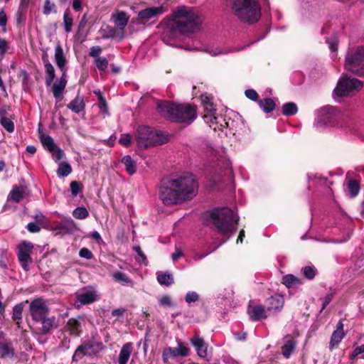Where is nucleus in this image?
I'll use <instances>...</instances> for the list:
<instances>
[{"mask_svg":"<svg viewBox=\"0 0 364 364\" xmlns=\"http://www.w3.org/2000/svg\"><path fill=\"white\" fill-rule=\"evenodd\" d=\"M201 21L199 16L186 6L178 7L171 16L168 31L171 35L196 33L200 30Z\"/></svg>","mask_w":364,"mask_h":364,"instance_id":"nucleus-2","label":"nucleus"},{"mask_svg":"<svg viewBox=\"0 0 364 364\" xmlns=\"http://www.w3.org/2000/svg\"><path fill=\"white\" fill-rule=\"evenodd\" d=\"M166 11L164 6L157 7H149L140 11L138 14L139 18L143 23L149 21L151 18H158V16Z\"/></svg>","mask_w":364,"mask_h":364,"instance_id":"nucleus-14","label":"nucleus"},{"mask_svg":"<svg viewBox=\"0 0 364 364\" xmlns=\"http://www.w3.org/2000/svg\"><path fill=\"white\" fill-rule=\"evenodd\" d=\"M120 144L128 147L131 144V136L129 134H122L119 140Z\"/></svg>","mask_w":364,"mask_h":364,"instance_id":"nucleus-61","label":"nucleus"},{"mask_svg":"<svg viewBox=\"0 0 364 364\" xmlns=\"http://www.w3.org/2000/svg\"><path fill=\"white\" fill-rule=\"evenodd\" d=\"M112 18L113 19L115 25L118 27L117 28L119 31H123L124 32V28L129 22V16L123 11H119L116 14H113L112 15Z\"/></svg>","mask_w":364,"mask_h":364,"instance_id":"nucleus-24","label":"nucleus"},{"mask_svg":"<svg viewBox=\"0 0 364 364\" xmlns=\"http://www.w3.org/2000/svg\"><path fill=\"white\" fill-rule=\"evenodd\" d=\"M159 304L161 306H173V303L171 301V297L168 295L163 296L159 300Z\"/></svg>","mask_w":364,"mask_h":364,"instance_id":"nucleus-63","label":"nucleus"},{"mask_svg":"<svg viewBox=\"0 0 364 364\" xmlns=\"http://www.w3.org/2000/svg\"><path fill=\"white\" fill-rule=\"evenodd\" d=\"M67 107L75 113H80L85 110V103L84 97L77 95L69 104Z\"/></svg>","mask_w":364,"mask_h":364,"instance_id":"nucleus-25","label":"nucleus"},{"mask_svg":"<svg viewBox=\"0 0 364 364\" xmlns=\"http://www.w3.org/2000/svg\"><path fill=\"white\" fill-rule=\"evenodd\" d=\"M16 355L15 349L11 341H0V358H12Z\"/></svg>","mask_w":364,"mask_h":364,"instance_id":"nucleus-23","label":"nucleus"},{"mask_svg":"<svg viewBox=\"0 0 364 364\" xmlns=\"http://www.w3.org/2000/svg\"><path fill=\"white\" fill-rule=\"evenodd\" d=\"M133 350L132 343H125L121 348L118 362L119 364H127Z\"/></svg>","mask_w":364,"mask_h":364,"instance_id":"nucleus-28","label":"nucleus"},{"mask_svg":"<svg viewBox=\"0 0 364 364\" xmlns=\"http://www.w3.org/2000/svg\"><path fill=\"white\" fill-rule=\"evenodd\" d=\"M99 107L101 112L107 114L108 113V105L105 98L103 96L99 97Z\"/></svg>","mask_w":364,"mask_h":364,"instance_id":"nucleus-60","label":"nucleus"},{"mask_svg":"<svg viewBox=\"0 0 364 364\" xmlns=\"http://www.w3.org/2000/svg\"><path fill=\"white\" fill-rule=\"evenodd\" d=\"M75 228V223L73 219L69 218L65 221V224L60 225V229L63 230H71Z\"/></svg>","mask_w":364,"mask_h":364,"instance_id":"nucleus-58","label":"nucleus"},{"mask_svg":"<svg viewBox=\"0 0 364 364\" xmlns=\"http://www.w3.org/2000/svg\"><path fill=\"white\" fill-rule=\"evenodd\" d=\"M345 68L358 77H364V46L348 49Z\"/></svg>","mask_w":364,"mask_h":364,"instance_id":"nucleus-7","label":"nucleus"},{"mask_svg":"<svg viewBox=\"0 0 364 364\" xmlns=\"http://www.w3.org/2000/svg\"><path fill=\"white\" fill-rule=\"evenodd\" d=\"M245 96L248 99H250V100H251L252 101H257L258 100L259 95L253 89H249V90H245Z\"/></svg>","mask_w":364,"mask_h":364,"instance_id":"nucleus-59","label":"nucleus"},{"mask_svg":"<svg viewBox=\"0 0 364 364\" xmlns=\"http://www.w3.org/2000/svg\"><path fill=\"white\" fill-rule=\"evenodd\" d=\"M28 312L34 321L41 318V316L49 314L50 309L46 304V301L41 297L36 298L29 303Z\"/></svg>","mask_w":364,"mask_h":364,"instance_id":"nucleus-10","label":"nucleus"},{"mask_svg":"<svg viewBox=\"0 0 364 364\" xmlns=\"http://www.w3.org/2000/svg\"><path fill=\"white\" fill-rule=\"evenodd\" d=\"M66 85V73H62V76L60 77V78L53 83L52 87L53 97L56 100H61Z\"/></svg>","mask_w":364,"mask_h":364,"instance_id":"nucleus-22","label":"nucleus"},{"mask_svg":"<svg viewBox=\"0 0 364 364\" xmlns=\"http://www.w3.org/2000/svg\"><path fill=\"white\" fill-rule=\"evenodd\" d=\"M97 291L94 289H82L76 293V303L81 305L90 304L97 300Z\"/></svg>","mask_w":364,"mask_h":364,"instance_id":"nucleus-15","label":"nucleus"},{"mask_svg":"<svg viewBox=\"0 0 364 364\" xmlns=\"http://www.w3.org/2000/svg\"><path fill=\"white\" fill-rule=\"evenodd\" d=\"M66 328L70 334L78 337L82 333L80 322L74 318H70L66 324Z\"/></svg>","mask_w":364,"mask_h":364,"instance_id":"nucleus-27","label":"nucleus"},{"mask_svg":"<svg viewBox=\"0 0 364 364\" xmlns=\"http://www.w3.org/2000/svg\"><path fill=\"white\" fill-rule=\"evenodd\" d=\"M198 183L193 175L163 180L159 198L165 205H173L192 199L198 193Z\"/></svg>","mask_w":364,"mask_h":364,"instance_id":"nucleus-1","label":"nucleus"},{"mask_svg":"<svg viewBox=\"0 0 364 364\" xmlns=\"http://www.w3.org/2000/svg\"><path fill=\"white\" fill-rule=\"evenodd\" d=\"M73 216L78 220H84L89 216V212L85 207H77L73 211Z\"/></svg>","mask_w":364,"mask_h":364,"instance_id":"nucleus-43","label":"nucleus"},{"mask_svg":"<svg viewBox=\"0 0 364 364\" xmlns=\"http://www.w3.org/2000/svg\"><path fill=\"white\" fill-rule=\"evenodd\" d=\"M102 49L100 46H95L90 48V56L92 58H97L102 53Z\"/></svg>","mask_w":364,"mask_h":364,"instance_id":"nucleus-56","label":"nucleus"},{"mask_svg":"<svg viewBox=\"0 0 364 364\" xmlns=\"http://www.w3.org/2000/svg\"><path fill=\"white\" fill-rule=\"evenodd\" d=\"M285 343L282 346V355L289 358L296 348V341L291 335L285 336Z\"/></svg>","mask_w":364,"mask_h":364,"instance_id":"nucleus-26","label":"nucleus"},{"mask_svg":"<svg viewBox=\"0 0 364 364\" xmlns=\"http://www.w3.org/2000/svg\"><path fill=\"white\" fill-rule=\"evenodd\" d=\"M133 250L137 254V255L140 257L141 260L139 262L143 263L145 265H147L148 259H147L145 254L141 250L140 246H139V245L134 246Z\"/></svg>","mask_w":364,"mask_h":364,"instance_id":"nucleus-51","label":"nucleus"},{"mask_svg":"<svg viewBox=\"0 0 364 364\" xmlns=\"http://www.w3.org/2000/svg\"><path fill=\"white\" fill-rule=\"evenodd\" d=\"M84 186L82 183L77 181H71L70 183V189L71 195L73 197L77 196L80 193L82 192Z\"/></svg>","mask_w":364,"mask_h":364,"instance_id":"nucleus-44","label":"nucleus"},{"mask_svg":"<svg viewBox=\"0 0 364 364\" xmlns=\"http://www.w3.org/2000/svg\"><path fill=\"white\" fill-rule=\"evenodd\" d=\"M25 191L22 187L18 186H14L9 195V200H11L15 203H19L23 198Z\"/></svg>","mask_w":364,"mask_h":364,"instance_id":"nucleus-30","label":"nucleus"},{"mask_svg":"<svg viewBox=\"0 0 364 364\" xmlns=\"http://www.w3.org/2000/svg\"><path fill=\"white\" fill-rule=\"evenodd\" d=\"M63 24L65 27V31L70 33L72 31L73 25V17L68 9H67L63 14Z\"/></svg>","mask_w":364,"mask_h":364,"instance_id":"nucleus-39","label":"nucleus"},{"mask_svg":"<svg viewBox=\"0 0 364 364\" xmlns=\"http://www.w3.org/2000/svg\"><path fill=\"white\" fill-rule=\"evenodd\" d=\"M113 278L116 282L122 284V285L133 284L132 280L126 274L119 271L113 274Z\"/></svg>","mask_w":364,"mask_h":364,"instance_id":"nucleus-41","label":"nucleus"},{"mask_svg":"<svg viewBox=\"0 0 364 364\" xmlns=\"http://www.w3.org/2000/svg\"><path fill=\"white\" fill-rule=\"evenodd\" d=\"M168 141V136L161 131L149 126H139L137 129L136 142L141 149L161 145Z\"/></svg>","mask_w":364,"mask_h":364,"instance_id":"nucleus-6","label":"nucleus"},{"mask_svg":"<svg viewBox=\"0 0 364 364\" xmlns=\"http://www.w3.org/2000/svg\"><path fill=\"white\" fill-rule=\"evenodd\" d=\"M94 348V344H92L90 341H87L79 346L73 355V362H78L80 360H81L84 356L87 355H90V353L88 352L90 350H92V353H96V351L93 350Z\"/></svg>","mask_w":364,"mask_h":364,"instance_id":"nucleus-19","label":"nucleus"},{"mask_svg":"<svg viewBox=\"0 0 364 364\" xmlns=\"http://www.w3.org/2000/svg\"><path fill=\"white\" fill-rule=\"evenodd\" d=\"M259 107L265 113L272 112L276 107V104L272 98H264L258 101Z\"/></svg>","mask_w":364,"mask_h":364,"instance_id":"nucleus-33","label":"nucleus"},{"mask_svg":"<svg viewBox=\"0 0 364 364\" xmlns=\"http://www.w3.org/2000/svg\"><path fill=\"white\" fill-rule=\"evenodd\" d=\"M282 283L284 284L288 289L298 287L303 284L301 279L295 277L291 274L284 276Z\"/></svg>","mask_w":364,"mask_h":364,"instance_id":"nucleus-31","label":"nucleus"},{"mask_svg":"<svg viewBox=\"0 0 364 364\" xmlns=\"http://www.w3.org/2000/svg\"><path fill=\"white\" fill-rule=\"evenodd\" d=\"M156 109L163 117L172 122L190 124L197 117L196 107L190 104L159 101Z\"/></svg>","mask_w":364,"mask_h":364,"instance_id":"nucleus-4","label":"nucleus"},{"mask_svg":"<svg viewBox=\"0 0 364 364\" xmlns=\"http://www.w3.org/2000/svg\"><path fill=\"white\" fill-rule=\"evenodd\" d=\"M190 342L195 348L199 357L203 358L207 357L208 345L203 338L199 337L198 335H195L193 337L190 338Z\"/></svg>","mask_w":364,"mask_h":364,"instance_id":"nucleus-20","label":"nucleus"},{"mask_svg":"<svg viewBox=\"0 0 364 364\" xmlns=\"http://www.w3.org/2000/svg\"><path fill=\"white\" fill-rule=\"evenodd\" d=\"M347 187L348 194L350 198H355L358 196L360 189V180L350 178L348 181Z\"/></svg>","mask_w":364,"mask_h":364,"instance_id":"nucleus-32","label":"nucleus"},{"mask_svg":"<svg viewBox=\"0 0 364 364\" xmlns=\"http://www.w3.org/2000/svg\"><path fill=\"white\" fill-rule=\"evenodd\" d=\"M24 303L21 302L13 307L12 310V320L17 325L18 328H21V324L22 323V314L23 311Z\"/></svg>","mask_w":364,"mask_h":364,"instance_id":"nucleus-29","label":"nucleus"},{"mask_svg":"<svg viewBox=\"0 0 364 364\" xmlns=\"http://www.w3.org/2000/svg\"><path fill=\"white\" fill-rule=\"evenodd\" d=\"M55 318L54 316H49V314H46L41 316V318H37L33 321L34 323L40 324L37 328L38 333L41 335H47L50 333L55 325Z\"/></svg>","mask_w":364,"mask_h":364,"instance_id":"nucleus-12","label":"nucleus"},{"mask_svg":"<svg viewBox=\"0 0 364 364\" xmlns=\"http://www.w3.org/2000/svg\"><path fill=\"white\" fill-rule=\"evenodd\" d=\"M33 248V245L27 241H23L18 247V259L23 269L28 270L29 264L32 262L31 254Z\"/></svg>","mask_w":364,"mask_h":364,"instance_id":"nucleus-11","label":"nucleus"},{"mask_svg":"<svg viewBox=\"0 0 364 364\" xmlns=\"http://www.w3.org/2000/svg\"><path fill=\"white\" fill-rule=\"evenodd\" d=\"M45 70L46 73V85L47 87L51 85L55 77V69L53 65L49 62L48 59H46V63L45 65Z\"/></svg>","mask_w":364,"mask_h":364,"instance_id":"nucleus-34","label":"nucleus"},{"mask_svg":"<svg viewBox=\"0 0 364 364\" xmlns=\"http://www.w3.org/2000/svg\"><path fill=\"white\" fill-rule=\"evenodd\" d=\"M122 163L125 166L126 171L129 175H133L136 171L135 161L129 155L124 156L122 159Z\"/></svg>","mask_w":364,"mask_h":364,"instance_id":"nucleus-35","label":"nucleus"},{"mask_svg":"<svg viewBox=\"0 0 364 364\" xmlns=\"http://www.w3.org/2000/svg\"><path fill=\"white\" fill-rule=\"evenodd\" d=\"M99 33L101 34L103 39H114L119 38L122 41L124 38V33L123 31H119L117 28L111 26L107 23H102Z\"/></svg>","mask_w":364,"mask_h":364,"instance_id":"nucleus-13","label":"nucleus"},{"mask_svg":"<svg viewBox=\"0 0 364 364\" xmlns=\"http://www.w3.org/2000/svg\"><path fill=\"white\" fill-rule=\"evenodd\" d=\"M180 356L178 354L177 348H166L162 353L163 362L166 364L168 363L170 358H175Z\"/></svg>","mask_w":364,"mask_h":364,"instance_id":"nucleus-37","label":"nucleus"},{"mask_svg":"<svg viewBox=\"0 0 364 364\" xmlns=\"http://www.w3.org/2000/svg\"><path fill=\"white\" fill-rule=\"evenodd\" d=\"M79 256L87 259H90L93 257V254L88 248L82 247L79 251Z\"/></svg>","mask_w":364,"mask_h":364,"instance_id":"nucleus-57","label":"nucleus"},{"mask_svg":"<svg viewBox=\"0 0 364 364\" xmlns=\"http://www.w3.org/2000/svg\"><path fill=\"white\" fill-rule=\"evenodd\" d=\"M247 314L250 316V318L252 321H258L262 319H265L267 316L266 314L265 309L262 305H248Z\"/></svg>","mask_w":364,"mask_h":364,"instance_id":"nucleus-18","label":"nucleus"},{"mask_svg":"<svg viewBox=\"0 0 364 364\" xmlns=\"http://www.w3.org/2000/svg\"><path fill=\"white\" fill-rule=\"evenodd\" d=\"M345 336L346 333L344 332L343 321L339 320L336 325V330L333 331L329 343L330 350H333L336 348Z\"/></svg>","mask_w":364,"mask_h":364,"instance_id":"nucleus-16","label":"nucleus"},{"mask_svg":"<svg viewBox=\"0 0 364 364\" xmlns=\"http://www.w3.org/2000/svg\"><path fill=\"white\" fill-rule=\"evenodd\" d=\"M9 50V42L0 37V56L4 57Z\"/></svg>","mask_w":364,"mask_h":364,"instance_id":"nucleus-52","label":"nucleus"},{"mask_svg":"<svg viewBox=\"0 0 364 364\" xmlns=\"http://www.w3.org/2000/svg\"><path fill=\"white\" fill-rule=\"evenodd\" d=\"M205 224L213 225L217 231L227 237L225 242L237 230L238 219L229 208H218L203 215Z\"/></svg>","mask_w":364,"mask_h":364,"instance_id":"nucleus-3","label":"nucleus"},{"mask_svg":"<svg viewBox=\"0 0 364 364\" xmlns=\"http://www.w3.org/2000/svg\"><path fill=\"white\" fill-rule=\"evenodd\" d=\"M51 12L57 13L56 6L54 3H51L50 0H46L43 6V13L45 15H48Z\"/></svg>","mask_w":364,"mask_h":364,"instance_id":"nucleus-48","label":"nucleus"},{"mask_svg":"<svg viewBox=\"0 0 364 364\" xmlns=\"http://www.w3.org/2000/svg\"><path fill=\"white\" fill-rule=\"evenodd\" d=\"M95 63L100 71H105L109 65L107 59L105 57H99L96 58Z\"/></svg>","mask_w":364,"mask_h":364,"instance_id":"nucleus-46","label":"nucleus"},{"mask_svg":"<svg viewBox=\"0 0 364 364\" xmlns=\"http://www.w3.org/2000/svg\"><path fill=\"white\" fill-rule=\"evenodd\" d=\"M156 274L157 281L160 284L168 287L173 283V277L171 274L168 272H158Z\"/></svg>","mask_w":364,"mask_h":364,"instance_id":"nucleus-36","label":"nucleus"},{"mask_svg":"<svg viewBox=\"0 0 364 364\" xmlns=\"http://www.w3.org/2000/svg\"><path fill=\"white\" fill-rule=\"evenodd\" d=\"M232 14L240 21L248 24L257 23L261 17L259 0H230Z\"/></svg>","mask_w":364,"mask_h":364,"instance_id":"nucleus-5","label":"nucleus"},{"mask_svg":"<svg viewBox=\"0 0 364 364\" xmlns=\"http://www.w3.org/2000/svg\"><path fill=\"white\" fill-rule=\"evenodd\" d=\"M343 114L334 107H325L321 108L318 114L317 122L319 124L329 126H338L343 124L341 120Z\"/></svg>","mask_w":364,"mask_h":364,"instance_id":"nucleus-9","label":"nucleus"},{"mask_svg":"<svg viewBox=\"0 0 364 364\" xmlns=\"http://www.w3.org/2000/svg\"><path fill=\"white\" fill-rule=\"evenodd\" d=\"M41 141L44 148H46L49 152L53 151L58 146L50 136H41Z\"/></svg>","mask_w":364,"mask_h":364,"instance_id":"nucleus-42","label":"nucleus"},{"mask_svg":"<svg viewBox=\"0 0 364 364\" xmlns=\"http://www.w3.org/2000/svg\"><path fill=\"white\" fill-rule=\"evenodd\" d=\"M55 61L62 73H66L67 60L63 53V48L60 43H58L55 48Z\"/></svg>","mask_w":364,"mask_h":364,"instance_id":"nucleus-21","label":"nucleus"},{"mask_svg":"<svg viewBox=\"0 0 364 364\" xmlns=\"http://www.w3.org/2000/svg\"><path fill=\"white\" fill-rule=\"evenodd\" d=\"M363 86V82L357 78L343 75L337 82L334 93L339 97H346L360 90Z\"/></svg>","mask_w":364,"mask_h":364,"instance_id":"nucleus-8","label":"nucleus"},{"mask_svg":"<svg viewBox=\"0 0 364 364\" xmlns=\"http://www.w3.org/2000/svg\"><path fill=\"white\" fill-rule=\"evenodd\" d=\"M1 125L8 132H13L15 129L14 123L9 118H3L0 120Z\"/></svg>","mask_w":364,"mask_h":364,"instance_id":"nucleus-47","label":"nucleus"},{"mask_svg":"<svg viewBox=\"0 0 364 364\" xmlns=\"http://www.w3.org/2000/svg\"><path fill=\"white\" fill-rule=\"evenodd\" d=\"M360 355V358L364 359V343L361 346L355 347L349 355L350 360L355 359Z\"/></svg>","mask_w":364,"mask_h":364,"instance_id":"nucleus-49","label":"nucleus"},{"mask_svg":"<svg viewBox=\"0 0 364 364\" xmlns=\"http://www.w3.org/2000/svg\"><path fill=\"white\" fill-rule=\"evenodd\" d=\"M189 348L186 347L183 343H178V354L181 357H186L188 356V353H189Z\"/></svg>","mask_w":364,"mask_h":364,"instance_id":"nucleus-62","label":"nucleus"},{"mask_svg":"<svg viewBox=\"0 0 364 364\" xmlns=\"http://www.w3.org/2000/svg\"><path fill=\"white\" fill-rule=\"evenodd\" d=\"M52 154V156L53 160L57 162L62 159L64 156V153L62 149H60L58 146L53 151H50Z\"/></svg>","mask_w":364,"mask_h":364,"instance_id":"nucleus-55","label":"nucleus"},{"mask_svg":"<svg viewBox=\"0 0 364 364\" xmlns=\"http://www.w3.org/2000/svg\"><path fill=\"white\" fill-rule=\"evenodd\" d=\"M298 112V107L294 102H287L282 106V114L285 116H293Z\"/></svg>","mask_w":364,"mask_h":364,"instance_id":"nucleus-40","label":"nucleus"},{"mask_svg":"<svg viewBox=\"0 0 364 364\" xmlns=\"http://www.w3.org/2000/svg\"><path fill=\"white\" fill-rule=\"evenodd\" d=\"M265 304L267 311L279 312L284 306V298L281 294H276L267 299Z\"/></svg>","mask_w":364,"mask_h":364,"instance_id":"nucleus-17","label":"nucleus"},{"mask_svg":"<svg viewBox=\"0 0 364 364\" xmlns=\"http://www.w3.org/2000/svg\"><path fill=\"white\" fill-rule=\"evenodd\" d=\"M18 78L21 79L23 86L28 85L29 80V74L26 70L21 69L18 75Z\"/></svg>","mask_w":364,"mask_h":364,"instance_id":"nucleus-54","label":"nucleus"},{"mask_svg":"<svg viewBox=\"0 0 364 364\" xmlns=\"http://www.w3.org/2000/svg\"><path fill=\"white\" fill-rule=\"evenodd\" d=\"M72 166L68 162H60L57 169V175L58 177H66L72 172Z\"/></svg>","mask_w":364,"mask_h":364,"instance_id":"nucleus-38","label":"nucleus"},{"mask_svg":"<svg viewBox=\"0 0 364 364\" xmlns=\"http://www.w3.org/2000/svg\"><path fill=\"white\" fill-rule=\"evenodd\" d=\"M199 299V295L196 291H188L186 294L185 300L188 304L196 302Z\"/></svg>","mask_w":364,"mask_h":364,"instance_id":"nucleus-53","label":"nucleus"},{"mask_svg":"<svg viewBox=\"0 0 364 364\" xmlns=\"http://www.w3.org/2000/svg\"><path fill=\"white\" fill-rule=\"evenodd\" d=\"M26 229L32 233H36L38 232L41 230V228L38 226V224H36L34 223H29L26 225Z\"/></svg>","mask_w":364,"mask_h":364,"instance_id":"nucleus-64","label":"nucleus"},{"mask_svg":"<svg viewBox=\"0 0 364 364\" xmlns=\"http://www.w3.org/2000/svg\"><path fill=\"white\" fill-rule=\"evenodd\" d=\"M203 102L205 111L210 115H213L216 112L213 102H211L208 97H205V98L203 100Z\"/></svg>","mask_w":364,"mask_h":364,"instance_id":"nucleus-50","label":"nucleus"},{"mask_svg":"<svg viewBox=\"0 0 364 364\" xmlns=\"http://www.w3.org/2000/svg\"><path fill=\"white\" fill-rule=\"evenodd\" d=\"M301 272L305 278L312 280L317 274V269L313 266H305L301 269Z\"/></svg>","mask_w":364,"mask_h":364,"instance_id":"nucleus-45","label":"nucleus"}]
</instances>
